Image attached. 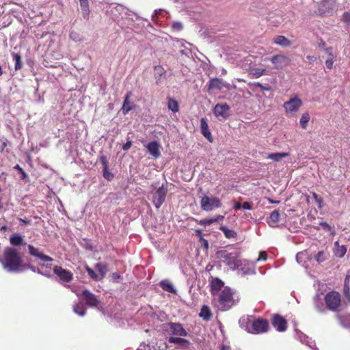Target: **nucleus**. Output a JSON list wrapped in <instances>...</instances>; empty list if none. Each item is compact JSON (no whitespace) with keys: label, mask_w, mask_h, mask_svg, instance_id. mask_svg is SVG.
I'll list each match as a JSON object with an SVG mask.
<instances>
[{"label":"nucleus","mask_w":350,"mask_h":350,"mask_svg":"<svg viewBox=\"0 0 350 350\" xmlns=\"http://www.w3.org/2000/svg\"><path fill=\"white\" fill-rule=\"evenodd\" d=\"M0 263L3 269L10 273L24 271L25 265L19 252L14 248L8 247L4 250L3 257L0 256Z\"/></svg>","instance_id":"obj_1"},{"label":"nucleus","mask_w":350,"mask_h":350,"mask_svg":"<svg viewBox=\"0 0 350 350\" xmlns=\"http://www.w3.org/2000/svg\"><path fill=\"white\" fill-rule=\"evenodd\" d=\"M216 256L221 262L230 267L232 270L238 269L240 265V253L237 251L219 250L217 252Z\"/></svg>","instance_id":"obj_2"},{"label":"nucleus","mask_w":350,"mask_h":350,"mask_svg":"<svg viewBox=\"0 0 350 350\" xmlns=\"http://www.w3.org/2000/svg\"><path fill=\"white\" fill-rule=\"evenodd\" d=\"M234 304L235 301L232 290L228 287H224L219 294L218 309L225 311L230 309Z\"/></svg>","instance_id":"obj_3"},{"label":"nucleus","mask_w":350,"mask_h":350,"mask_svg":"<svg viewBox=\"0 0 350 350\" xmlns=\"http://www.w3.org/2000/svg\"><path fill=\"white\" fill-rule=\"evenodd\" d=\"M340 8V0H322L314 13L322 16H331Z\"/></svg>","instance_id":"obj_4"},{"label":"nucleus","mask_w":350,"mask_h":350,"mask_svg":"<svg viewBox=\"0 0 350 350\" xmlns=\"http://www.w3.org/2000/svg\"><path fill=\"white\" fill-rule=\"evenodd\" d=\"M200 205L203 211H211L215 208H220L221 202L216 197L205 196L201 198Z\"/></svg>","instance_id":"obj_5"},{"label":"nucleus","mask_w":350,"mask_h":350,"mask_svg":"<svg viewBox=\"0 0 350 350\" xmlns=\"http://www.w3.org/2000/svg\"><path fill=\"white\" fill-rule=\"evenodd\" d=\"M301 105L302 100L297 96H295L289 100L285 102L283 105V107L288 115L294 116Z\"/></svg>","instance_id":"obj_6"},{"label":"nucleus","mask_w":350,"mask_h":350,"mask_svg":"<svg viewBox=\"0 0 350 350\" xmlns=\"http://www.w3.org/2000/svg\"><path fill=\"white\" fill-rule=\"evenodd\" d=\"M325 301L329 310L336 311L340 305V295L336 291L329 292L325 295Z\"/></svg>","instance_id":"obj_7"},{"label":"nucleus","mask_w":350,"mask_h":350,"mask_svg":"<svg viewBox=\"0 0 350 350\" xmlns=\"http://www.w3.org/2000/svg\"><path fill=\"white\" fill-rule=\"evenodd\" d=\"M269 328V323L267 320L262 319H254L251 321V329L249 333L258 334L267 332Z\"/></svg>","instance_id":"obj_8"},{"label":"nucleus","mask_w":350,"mask_h":350,"mask_svg":"<svg viewBox=\"0 0 350 350\" xmlns=\"http://www.w3.org/2000/svg\"><path fill=\"white\" fill-rule=\"evenodd\" d=\"M267 59L272 63L273 67L275 69H282L288 66L291 62V59L284 54H277L267 58Z\"/></svg>","instance_id":"obj_9"},{"label":"nucleus","mask_w":350,"mask_h":350,"mask_svg":"<svg viewBox=\"0 0 350 350\" xmlns=\"http://www.w3.org/2000/svg\"><path fill=\"white\" fill-rule=\"evenodd\" d=\"M82 295L83 297V300L85 301L86 305L92 308H95L100 311L103 310V307L100 305V300L95 295L92 293L90 291H83L82 293Z\"/></svg>","instance_id":"obj_10"},{"label":"nucleus","mask_w":350,"mask_h":350,"mask_svg":"<svg viewBox=\"0 0 350 350\" xmlns=\"http://www.w3.org/2000/svg\"><path fill=\"white\" fill-rule=\"evenodd\" d=\"M167 193V189L162 185L152 193V202L157 209L159 208L164 202Z\"/></svg>","instance_id":"obj_11"},{"label":"nucleus","mask_w":350,"mask_h":350,"mask_svg":"<svg viewBox=\"0 0 350 350\" xmlns=\"http://www.w3.org/2000/svg\"><path fill=\"white\" fill-rule=\"evenodd\" d=\"M230 107L226 103L217 104L213 109L215 116L223 120L227 119L230 116Z\"/></svg>","instance_id":"obj_12"},{"label":"nucleus","mask_w":350,"mask_h":350,"mask_svg":"<svg viewBox=\"0 0 350 350\" xmlns=\"http://www.w3.org/2000/svg\"><path fill=\"white\" fill-rule=\"evenodd\" d=\"M238 269H241L243 275H254L256 273V262L246 259L240 260Z\"/></svg>","instance_id":"obj_13"},{"label":"nucleus","mask_w":350,"mask_h":350,"mask_svg":"<svg viewBox=\"0 0 350 350\" xmlns=\"http://www.w3.org/2000/svg\"><path fill=\"white\" fill-rule=\"evenodd\" d=\"M28 253L35 258L40 259L43 262H52L53 259L42 253V252L38 247H34L32 245H27Z\"/></svg>","instance_id":"obj_14"},{"label":"nucleus","mask_w":350,"mask_h":350,"mask_svg":"<svg viewBox=\"0 0 350 350\" xmlns=\"http://www.w3.org/2000/svg\"><path fill=\"white\" fill-rule=\"evenodd\" d=\"M224 88L227 90H230L232 88V86L230 83L224 81L222 79H219V78L211 79L209 81V83L208 85V90H213V89L220 90Z\"/></svg>","instance_id":"obj_15"},{"label":"nucleus","mask_w":350,"mask_h":350,"mask_svg":"<svg viewBox=\"0 0 350 350\" xmlns=\"http://www.w3.org/2000/svg\"><path fill=\"white\" fill-rule=\"evenodd\" d=\"M53 271L62 282H69L73 278V275L70 271L64 269L61 267L55 266Z\"/></svg>","instance_id":"obj_16"},{"label":"nucleus","mask_w":350,"mask_h":350,"mask_svg":"<svg viewBox=\"0 0 350 350\" xmlns=\"http://www.w3.org/2000/svg\"><path fill=\"white\" fill-rule=\"evenodd\" d=\"M141 350H169L166 344L162 341L159 342L154 343L152 342L151 343L146 344L142 343L140 345Z\"/></svg>","instance_id":"obj_17"},{"label":"nucleus","mask_w":350,"mask_h":350,"mask_svg":"<svg viewBox=\"0 0 350 350\" xmlns=\"http://www.w3.org/2000/svg\"><path fill=\"white\" fill-rule=\"evenodd\" d=\"M272 325L278 332H284L286 329V321L278 314L273 317Z\"/></svg>","instance_id":"obj_18"},{"label":"nucleus","mask_w":350,"mask_h":350,"mask_svg":"<svg viewBox=\"0 0 350 350\" xmlns=\"http://www.w3.org/2000/svg\"><path fill=\"white\" fill-rule=\"evenodd\" d=\"M296 338L299 340L301 342L307 345L309 348L312 350H317L316 348V344L311 338H309L307 336L304 335L301 332L295 329Z\"/></svg>","instance_id":"obj_19"},{"label":"nucleus","mask_w":350,"mask_h":350,"mask_svg":"<svg viewBox=\"0 0 350 350\" xmlns=\"http://www.w3.org/2000/svg\"><path fill=\"white\" fill-rule=\"evenodd\" d=\"M170 331L173 335L178 336H186L187 331L180 323H171L169 324Z\"/></svg>","instance_id":"obj_20"},{"label":"nucleus","mask_w":350,"mask_h":350,"mask_svg":"<svg viewBox=\"0 0 350 350\" xmlns=\"http://www.w3.org/2000/svg\"><path fill=\"white\" fill-rule=\"evenodd\" d=\"M146 148L150 154L154 158H159L160 157V145L157 142L153 141L148 143Z\"/></svg>","instance_id":"obj_21"},{"label":"nucleus","mask_w":350,"mask_h":350,"mask_svg":"<svg viewBox=\"0 0 350 350\" xmlns=\"http://www.w3.org/2000/svg\"><path fill=\"white\" fill-rule=\"evenodd\" d=\"M324 52L328 55V57L325 61V66L327 68L332 69L336 57V53L332 47L325 48Z\"/></svg>","instance_id":"obj_22"},{"label":"nucleus","mask_w":350,"mask_h":350,"mask_svg":"<svg viewBox=\"0 0 350 350\" xmlns=\"http://www.w3.org/2000/svg\"><path fill=\"white\" fill-rule=\"evenodd\" d=\"M273 42L282 47H288L292 44V42L284 36H277L274 37Z\"/></svg>","instance_id":"obj_23"},{"label":"nucleus","mask_w":350,"mask_h":350,"mask_svg":"<svg viewBox=\"0 0 350 350\" xmlns=\"http://www.w3.org/2000/svg\"><path fill=\"white\" fill-rule=\"evenodd\" d=\"M211 287L212 294H217L220 291H221L224 289V282L219 279L215 278L212 280Z\"/></svg>","instance_id":"obj_24"},{"label":"nucleus","mask_w":350,"mask_h":350,"mask_svg":"<svg viewBox=\"0 0 350 350\" xmlns=\"http://www.w3.org/2000/svg\"><path fill=\"white\" fill-rule=\"evenodd\" d=\"M341 326L350 332V313L336 315Z\"/></svg>","instance_id":"obj_25"},{"label":"nucleus","mask_w":350,"mask_h":350,"mask_svg":"<svg viewBox=\"0 0 350 350\" xmlns=\"http://www.w3.org/2000/svg\"><path fill=\"white\" fill-rule=\"evenodd\" d=\"M253 317L252 316H243L240 318L239 323L241 328L244 329L249 333V330L251 329V321H252Z\"/></svg>","instance_id":"obj_26"},{"label":"nucleus","mask_w":350,"mask_h":350,"mask_svg":"<svg viewBox=\"0 0 350 350\" xmlns=\"http://www.w3.org/2000/svg\"><path fill=\"white\" fill-rule=\"evenodd\" d=\"M131 93H127L126 96L125 97V99L124 100L122 111L123 114L126 115L130 111L131 109H133L135 107V105L133 103L129 101V98L130 97Z\"/></svg>","instance_id":"obj_27"},{"label":"nucleus","mask_w":350,"mask_h":350,"mask_svg":"<svg viewBox=\"0 0 350 350\" xmlns=\"http://www.w3.org/2000/svg\"><path fill=\"white\" fill-rule=\"evenodd\" d=\"M160 286L162 288V289L166 292L176 294V290L174 285L168 280H162L160 282Z\"/></svg>","instance_id":"obj_28"},{"label":"nucleus","mask_w":350,"mask_h":350,"mask_svg":"<svg viewBox=\"0 0 350 350\" xmlns=\"http://www.w3.org/2000/svg\"><path fill=\"white\" fill-rule=\"evenodd\" d=\"M95 269L99 272L98 275L100 280H101L108 271V268L106 264L99 262L96 263L94 266Z\"/></svg>","instance_id":"obj_29"},{"label":"nucleus","mask_w":350,"mask_h":350,"mask_svg":"<svg viewBox=\"0 0 350 350\" xmlns=\"http://www.w3.org/2000/svg\"><path fill=\"white\" fill-rule=\"evenodd\" d=\"M280 214L278 210H275L272 211L269 216V220L268 221V224L271 227L275 226L276 224L280 220Z\"/></svg>","instance_id":"obj_30"},{"label":"nucleus","mask_w":350,"mask_h":350,"mask_svg":"<svg viewBox=\"0 0 350 350\" xmlns=\"http://www.w3.org/2000/svg\"><path fill=\"white\" fill-rule=\"evenodd\" d=\"M10 241L13 246L27 245L26 243H24L23 237L17 234H12L10 237Z\"/></svg>","instance_id":"obj_31"},{"label":"nucleus","mask_w":350,"mask_h":350,"mask_svg":"<svg viewBox=\"0 0 350 350\" xmlns=\"http://www.w3.org/2000/svg\"><path fill=\"white\" fill-rule=\"evenodd\" d=\"M201 131L202 135L207 138L209 141H211V132L208 131V126L205 120V119L202 118L201 120Z\"/></svg>","instance_id":"obj_32"},{"label":"nucleus","mask_w":350,"mask_h":350,"mask_svg":"<svg viewBox=\"0 0 350 350\" xmlns=\"http://www.w3.org/2000/svg\"><path fill=\"white\" fill-rule=\"evenodd\" d=\"M73 311L75 314H78L79 316L80 317H83L85 316L86 312H85V306L81 303V302H79L77 304H76L74 306H73Z\"/></svg>","instance_id":"obj_33"},{"label":"nucleus","mask_w":350,"mask_h":350,"mask_svg":"<svg viewBox=\"0 0 350 350\" xmlns=\"http://www.w3.org/2000/svg\"><path fill=\"white\" fill-rule=\"evenodd\" d=\"M288 152H277V153H271L269 154L267 158L271 159L274 161H280L283 158H285L288 156Z\"/></svg>","instance_id":"obj_34"},{"label":"nucleus","mask_w":350,"mask_h":350,"mask_svg":"<svg viewBox=\"0 0 350 350\" xmlns=\"http://www.w3.org/2000/svg\"><path fill=\"white\" fill-rule=\"evenodd\" d=\"M199 316L205 321H208L211 317L210 308L207 306H203L200 310Z\"/></svg>","instance_id":"obj_35"},{"label":"nucleus","mask_w":350,"mask_h":350,"mask_svg":"<svg viewBox=\"0 0 350 350\" xmlns=\"http://www.w3.org/2000/svg\"><path fill=\"white\" fill-rule=\"evenodd\" d=\"M79 3L83 16L87 18L90 14L89 1L88 0H79Z\"/></svg>","instance_id":"obj_36"},{"label":"nucleus","mask_w":350,"mask_h":350,"mask_svg":"<svg viewBox=\"0 0 350 350\" xmlns=\"http://www.w3.org/2000/svg\"><path fill=\"white\" fill-rule=\"evenodd\" d=\"M223 219H224V216H221V215H219L216 217L210 218V219H203L199 221V224L203 225V226H208L214 222H217Z\"/></svg>","instance_id":"obj_37"},{"label":"nucleus","mask_w":350,"mask_h":350,"mask_svg":"<svg viewBox=\"0 0 350 350\" xmlns=\"http://www.w3.org/2000/svg\"><path fill=\"white\" fill-rule=\"evenodd\" d=\"M220 230L224 232L225 237L228 239L235 238L237 236V232L231 229H228L226 226H221Z\"/></svg>","instance_id":"obj_38"},{"label":"nucleus","mask_w":350,"mask_h":350,"mask_svg":"<svg viewBox=\"0 0 350 350\" xmlns=\"http://www.w3.org/2000/svg\"><path fill=\"white\" fill-rule=\"evenodd\" d=\"M335 245L337 246L334 254L337 257L342 258L347 252V249L345 246L341 245L340 246L338 242L335 243Z\"/></svg>","instance_id":"obj_39"},{"label":"nucleus","mask_w":350,"mask_h":350,"mask_svg":"<svg viewBox=\"0 0 350 350\" xmlns=\"http://www.w3.org/2000/svg\"><path fill=\"white\" fill-rule=\"evenodd\" d=\"M167 107L170 110L173 112H177L178 111V102L174 98H170L168 99Z\"/></svg>","instance_id":"obj_40"},{"label":"nucleus","mask_w":350,"mask_h":350,"mask_svg":"<svg viewBox=\"0 0 350 350\" xmlns=\"http://www.w3.org/2000/svg\"><path fill=\"white\" fill-rule=\"evenodd\" d=\"M310 118V117L308 113H304L302 114L299 120L301 128L306 129L307 127Z\"/></svg>","instance_id":"obj_41"},{"label":"nucleus","mask_w":350,"mask_h":350,"mask_svg":"<svg viewBox=\"0 0 350 350\" xmlns=\"http://www.w3.org/2000/svg\"><path fill=\"white\" fill-rule=\"evenodd\" d=\"M13 59L15 62L14 68L16 70L21 69L23 66L21 55L18 53L13 54Z\"/></svg>","instance_id":"obj_42"},{"label":"nucleus","mask_w":350,"mask_h":350,"mask_svg":"<svg viewBox=\"0 0 350 350\" xmlns=\"http://www.w3.org/2000/svg\"><path fill=\"white\" fill-rule=\"evenodd\" d=\"M319 295L315 296V297L314 298L315 308L317 310V311H319V312H323L325 310V309L323 306V304L322 303H319Z\"/></svg>","instance_id":"obj_43"},{"label":"nucleus","mask_w":350,"mask_h":350,"mask_svg":"<svg viewBox=\"0 0 350 350\" xmlns=\"http://www.w3.org/2000/svg\"><path fill=\"white\" fill-rule=\"evenodd\" d=\"M252 71L256 78H258L267 73L266 69L260 68H255Z\"/></svg>","instance_id":"obj_44"},{"label":"nucleus","mask_w":350,"mask_h":350,"mask_svg":"<svg viewBox=\"0 0 350 350\" xmlns=\"http://www.w3.org/2000/svg\"><path fill=\"white\" fill-rule=\"evenodd\" d=\"M102 161H103V164L105 165L104 173H103L104 177L106 179L109 180H111L113 178V175L111 172H108L107 167V165H106V162H105V159L103 157L102 158Z\"/></svg>","instance_id":"obj_45"},{"label":"nucleus","mask_w":350,"mask_h":350,"mask_svg":"<svg viewBox=\"0 0 350 350\" xmlns=\"http://www.w3.org/2000/svg\"><path fill=\"white\" fill-rule=\"evenodd\" d=\"M86 271L88 272L90 277L96 280V281H100L99 275L98 274L96 273L93 269L90 268L89 267H85Z\"/></svg>","instance_id":"obj_46"},{"label":"nucleus","mask_w":350,"mask_h":350,"mask_svg":"<svg viewBox=\"0 0 350 350\" xmlns=\"http://www.w3.org/2000/svg\"><path fill=\"white\" fill-rule=\"evenodd\" d=\"M172 28L175 31H179L183 29V25L179 21H174L172 24Z\"/></svg>","instance_id":"obj_47"},{"label":"nucleus","mask_w":350,"mask_h":350,"mask_svg":"<svg viewBox=\"0 0 350 350\" xmlns=\"http://www.w3.org/2000/svg\"><path fill=\"white\" fill-rule=\"evenodd\" d=\"M316 260L319 262H324L326 260L325 254L322 251L319 252L316 256Z\"/></svg>","instance_id":"obj_48"},{"label":"nucleus","mask_w":350,"mask_h":350,"mask_svg":"<svg viewBox=\"0 0 350 350\" xmlns=\"http://www.w3.org/2000/svg\"><path fill=\"white\" fill-rule=\"evenodd\" d=\"M24 265H25L24 271L27 269H30L31 271H33L35 273H38L39 274H43L42 273V271L38 268H36V267L31 266L30 265H28V264H24Z\"/></svg>","instance_id":"obj_49"},{"label":"nucleus","mask_w":350,"mask_h":350,"mask_svg":"<svg viewBox=\"0 0 350 350\" xmlns=\"http://www.w3.org/2000/svg\"><path fill=\"white\" fill-rule=\"evenodd\" d=\"M267 252L265 251H262L260 252L258 258L254 262H256V263L257 262H259L261 260L265 261L267 260Z\"/></svg>","instance_id":"obj_50"},{"label":"nucleus","mask_w":350,"mask_h":350,"mask_svg":"<svg viewBox=\"0 0 350 350\" xmlns=\"http://www.w3.org/2000/svg\"><path fill=\"white\" fill-rule=\"evenodd\" d=\"M70 39H72V40H74L75 42L81 40L79 34H78L77 32H75V31L70 32Z\"/></svg>","instance_id":"obj_51"},{"label":"nucleus","mask_w":350,"mask_h":350,"mask_svg":"<svg viewBox=\"0 0 350 350\" xmlns=\"http://www.w3.org/2000/svg\"><path fill=\"white\" fill-rule=\"evenodd\" d=\"M306 254L304 252H299L296 256V260L298 263L301 264L302 262V260L305 258Z\"/></svg>","instance_id":"obj_52"},{"label":"nucleus","mask_w":350,"mask_h":350,"mask_svg":"<svg viewBox=\"0 0 350 350\" xmlns=\"http://www.w3.org/2000/svg\"><path fill=\"white\" fill-rule=\"evenodd\" d=\"M154 70L157 74H158L160 76H162L164 73V69L161 66H157L154 67Z\"/></svg>","instance_id":"obj_53"},{"label":"nucleus","mask_w":350,"mask_h":350,"mask_svg":"<svg viewBox=\"0 0 350 350\" xmlns=\"http://www.w3.org/2000/svg\"><path fill=\"white\" fill-rule=\"evenodd\" d=\"M342 20L346 23H350V13L345 12L342 15Z\"/></svg>","instance_id":"obj_54"},{"label":"nucleus","mask_w":350,"mask_h":350,"mask_svg":"<svg viewBox=\"0 0 350 350\" xmlns=\"http://www.w3.org/2000/svg\"><path fill=\"white\" fill-rule=\"evenodd\" d=\"M242 208L243 209H245V210H251V209H252V204L250 202H245L242 204Z\"/></svg>","instance_id":"obj_55"},{"label":"nucleus","mask_w":350,"mask_h":350,"mask_svg":"<svg viewBox=\"0 0 350 350\" xmlns=\"http://www.w3.org/2000/svg\"><path fill=\"white\" fill-rule=\"evenodd\" d=\"M314 198L315 199L316 202L319 204V207L322 206L323 200L321 198H319L318 196L316 193H313Z\"/></svg>","instance_id":"obj_56"},{"label":"nucleus","mask_w":350,"mask_h":350,"mask_svg":"<svg viewBox=\"0 0 350 350\" xmlns=\"http://www.w3.org/2000/svg\"><path fill=\"white\" fill-rule=\"evenodd\" d=\"M169 340L171 342L179 343L183 339L178 337H171Z\"/></svg>","instance_id":"obj_57"},{"label":"nucleus","mask_w":350,"mask_h":350,"mask_svg":"<svg viewBox=\"0 0 350 350\" xmlns=\"http://www.w3.org/2000/svg\"><path fill=\"white\" fill-rule=\"evenodd\" d=\"M132 146V142L131 141H128L126 144H124L122 146V149L124 150H128Z\"/></svg>","instance_id":"obj_58"},{"label":"nucleus","mask_w":350,"mask_h":350,"mask_svg":"<svg viewBox=\"0 0 350 350\" xmlns=\"http://www.w3.org/2000/svg\"><path fill=\"white\" fill-rule=\"evenodd\" d=\"M320 225L324 228L325 229H327L328 230H331L332 228L331 226L326 222H321Z\"/></svg>","instance_id":"obj_59"},{"label":"nucleus","mask_w":350,"mask_h":350,"mask_svg":"<svg viewBox=\"0 0 350 350\" xmlns=\"http://www.w3.org/2000/svg\"><path fill=\"white\" fill-rule=\"evenodd\" d=\"M254 85L256 86V87H259L262 90H269V88L268 87H264L261 83H260L259 82H257V83H254Z\"/></svg>","instance_id":"obj_60"},{"label":"nucleus","mask_w":350,"mask_h":350,"mask_svg":"<svg viewBox=\"0 0 350 350\" xmlns=\"http://www.w3.org/2000/svg\"><path fill=\"white\" fill-rule=\"evenodd\" d=\"M163 12H164V11H163V10H161V9H159V10H154V14H152V18H154L155 17H157V16L159 14H161V13L163 14Z\"/></svg>","instance_id":"obj_61"},{"label":"nucleus","mask_w":350,"mask_h":350,"mask_svg":"<svg viewBox=\"0 0 350 350\" xmlns=\"http://www.w3.org/2000/svg\"><path fill=\"white\" fill-rule=\"evenodd\" d=\"M241 207H242V204L239 202H236L234 205V208L236 211L239 210Z\"/></svg>","instance_id":"obj_62"},{"label":"nucleus","mask_w":350,"mask_h":350,"mask_svg":"<svg viewBox=\"0 0 350 350\" xmlns=\"http://www.w3.org/2000/svg\"><path fill=\"white\" fill-rule=\"evenodd\" d=\"M307 59H308L310 62H314V61H316L317 58L315 56H313V55H308L306 57Z\"/></svg>","instance_id":"obj_63"},{"label":"nucleus","mask_w":350,"mask_h":350,"mask_svg":"<svg viewBox=\"0 0 350 350\" xmlns=\"http://www.w3.org/2000/svg\"><path fill=\"white\" fill-rule=\"evenodd\" d=\"M318 45H319V46L322 47L323 49H324L325 48H327V47L325 46H326L325 42H323L322 40H321L318 42Z\"/></svg>","instance_id":"obj_64"}]
</instances>
